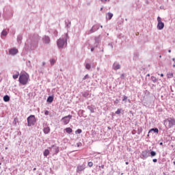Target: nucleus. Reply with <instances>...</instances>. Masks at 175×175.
<instances>
[{"mask_svg":"<svg viewBox=\"0 0 175 175\" xmlns=\"http://www.w3.org/2000/svg\"><path fill=\"white\" fill-rule=\"evenodd\" d=\"M8 36V31L6 30L3 29L1 32V36Z\"/></svg>","mask_w":175,"mask_h":175,"instance_id":"nucleus-33","label":"nucleus"},{"mask_svg":"<svg viewBox=\"0 0 175 175\" xmlns=\"http://www.w3.org/2000/svg\"><path fill=\"white\" fill-rule=\"evenodd\" d=\"M161 20L162 19L161 18L160 16L157 17V29L159 31H162V29L165 28V23H163Z\"/></svg>","mask_w":175,"mask_h":175,"instance_id":"nucleus-9","label":"nucleus"},{"mask_svg":"<svg viewBox=\"0 0 175 175\" xmlns=\"http://www.w3.org/2000/svg\"><path fill=\"white\" fill-rule=\"evenodd\" d=\"M152 132H154V133H159V130L158 129V128H152L151 129L149 130L148 133L149 135H151V133H152Z\"/></svg>","mask_w":175,"mask_h":175,"instance_id":"nucleus-18","label":"nucleus"},{"mask_svg":"<svg viewBox=\"0 0 175 175\" xmlns=\"http://www.w3.org/2000/svg\"><path fill=\"white\" fill-rule=\"evenodd\" d=\"M49 62L51 64V66H54V65H55V62H57V60H55V59H50Z\"/></svg>","mask_w":175,"mask_h":175,"instance_id":"nucleus-26","label":"nucleus"},{"mask_svg":"<svg viewBox=\"0 0 175 175\" xmlns=\"http://www.w3.org/2000/svg\"><path fill=\"white\" fill-rule=\"evenodd\" d=\"M5 150H8V147H5Z\"/></svg>","mask_w":175,"mask_h":175,"instance_id":"nucleus-63","label":"nucleus"},{"mask_svg":"<svg viewBox=\"0 0 175 175\" xmlns=\"http://www.w3.org/2000/svg\"><path fill=\"white\" fill-rule=\"evenodd\" d=\"M29 79V75L25 72L19 75L18 81L22 85H27L28 84V80Z\"/></svg>","mask_w":175,"mask_h":175,"instance_id":"nucleus-4","label":"nucleus"},{"mask_svg":"<svg viewBox=\"0 0 175 175\" xmlns=\"http://www.w3.org/2000/svg\"><path fill=\"white\" fill-rule=\"evenodd\" d=\"M99 29V25H94L92 29L89 31L88 33H94V32H96Z\"/></svg>","mask_w":175,"mask_h":175,"instance_id":"nucleus-15","label":"nucleus"},{"mask_svg":"<svg viewBox=\"0 0 175 175\" xmlns=\"http://www.w3.org/2000/svg\"><path fill=\"white\" fill-rule=\"evenodd\" d=\"M152 162H154V163H157V162H158V159H152Z\"/></svg>","mask_w":175,"mask_h":175,"instance_id":"nucleus-46","label":"nucleus"},{"mask_svg":"<svg viewBox=\"0 0 175 175\" xmlns=\"http://www.w3.org/2000/svg\"><path fill=\"white\" fill-rule=\"evenodd\" d=\"M27 120V126H33L36 123V118H35V115H30Z\"/></svg>","mask_w":175,"mask_h":175,"instance_id":"nucleus-6","label":"nucleus"},{"mask_svg":"<svg viewBox=\"0 0 175 175\" xmlns=\"http://www.w3.org/2000/svg\"><path fill=\"white\" fill-rule=\"evenodd\" d=\"M150 155L151 158H154V157L157 156V152L152 150L150 152Z\"/></svg>","mask_w":175,"mask_h":175,"instance_id":"nucleus-28","label":"nucleus"},{"mask_svg":"<svg viewBox=\"0 0 175 175\" xmlns=\"http://www.w3.org/2000/svg\"><path fill=\"white\" fill-rule=\"evenodd\" d=\"M126 165H129V163L128 161H126Z\"/></svg>","mask_w":175,"mask_h":175,"instance_id":"nucleus-56","label":"nucleus"},{"mask_svg":"<svg viewBox=\"0 0 175 175\" xmlns=\"http://www.w3.org/2000/svg\"><path fill=\"white\" fill-rule=\"evenodd\" d=\"M65 24H66V28H70V25H72V23L69 20L65 21Z\"/></svg>","mask_w":175,"mask_h":175,"instance_id":"nucleus-25","label":"nucleus"},{"mask_svg":"<svg viewBox=\"0 0 175 175\" xmlns=\"http://www.w3.org/2000/svg\"><path fill=\"white\" fill-rule=\"evenodd\" d=\"M108 46H109V47H111V50H113V43H109Z\"/></svg>","mask_w":175,"mask_h":175,"instance_id":"nucleus-41","label":"nucleus"},{"mask_svg":"<svg viewBox=\"0 0 175 175\" xmlns=\"http://www.w3.org/2000/svg\"><path fill=\"white\" fill-rule=\"evenodd\" d=\"M77 147H80V146H81V143L77 144Z\"/></svg>","mask_w":175,"mask_h":175,"instance_id":"nucleus-50","label":"nucleus"},{"mask_svg":"<svg viewBox=\"0 0 175 175\" xmlns=\"http://www.w3.org/2000/svg\"><path fill=\"white\" fill-rule=\"evenodd\" d=\"M3 100L4 102H9L10 100V96H9L8 95L4 96Z\"/></svg>","mask_w":175,"mask_h":175,"instance_id":"nucleus-27","label":"nucleus"},{"mask_svg":"<svg viewBox=\"0 0 175 175\" xmlns=\"http://www.w3.org/2000/svg\"><path fill=\"white\" fill-rule=\"evenodd\" d=\"M159 145L160 146H163V142H160Z\"/></svg>","mask_w":175,"mask_h":175,"instance_id":"nucleus-53","label":"nucleus"},{"mask_svg":"<svg viewBox=\"0 0 175 175\" xmlns=\"http://www.w3.org/2000/svg\"><path fill=\"white\" fill-rule=\"evenodd\" d=\"M50 154V151L49 149H46L44 151V157H48V155Z\"/></svg>","mask_w":175,"mask_h":175,"instance_id":"nucleus-30","label":"nucleus"},{"mask_svg":"<svg viewBox=\"0 0 175 175\" xmlns=\"http://www.w3.org/2000/svg\"><path fill=\"white\" fill-rule=\"evenodd\" d=\"M118 103H120V100L118 99H116L115 101H114V105H118Z\"/></svg>","mask_w":175,"mask_h":175,"instance_id":"nucleus-43","label":"nucleus"},{"mask_svg":"<svg viewBox=\"0 0 175 175\" xmlns=\"http://www.w3.org/2000/svg\"><path fill=\"white\" fill-rule=\"evenodd\" d=\"M88 165L89 166V167H92V166H94V163L90 161L88 162Z\"/></svg>","mask_w":175,"mask_h":175,"instance_id":"nucleus-37","label":"nucleus"},{"mask_svg":"<svg viewBox=\"0 0 175 175\" xmlns=\"http://www.w3.org/2000/svg\"><path fill=\"white\" fill-rule=\"evenodd\" d=\"M168 53H172V50L169 49Z\"/></svg>","mask_w":175,"mask_h":175,"instance_id":"nucleus-55","label":"nucleus"},{"mask_svg":"<svg viewBox=\"0 0 175 175\" xmlns=\"http://www.w3.org/2000/svg\"><path fill=\"white\" fill-rule=\"evenodd\" d=\"M40 40V37L38 34H33L29 37V40H28L27 43L29 44L31 50H35L36 47H38V43Z\"/></svg>","mask_w":175,"mask_h":175,"instance_id":"nucleus-1","label":"nucleus"},{"mask_svg":"<svg viewBox=\"0 0 175 175\" xmlns=\"http://www.w3.org/2000/svg\"><path fill=\"white\" fill-rule=\"evenodd\" d=\"M107 18L108 20H110L111 18H113V13L109 12V13L107 14Z\"/></svg>","mask_w":175,"mask_h":175,"instance_id":"nucleus-31","label":"nucleus"},{"mask_svg":"<svg viewBox=\"0 0 175 175\" xmlns=\"http://www.w3.org/2000/svg\"><path fill=\"white\" fill-rule=\"evenodd\" d=\"M174 165H175V161L173 162Z\"/></svg>","mask_w":175,"mask_h":175,"instance_id":"nucleus-64","label":"nucleus"},{"mask_svg":"<svg viewBox=\"0 0 175 175\" xmlns=\"http://www.w3.org/2000/svg\"><path fill=\"white\" fill-rule=\"evenodd\" d=\"M133 59V61H137V59H139V53H134Z\"/></svg>","mask_w":175,"mask_h":175,"instance_id":"nucleus-21","label":"nucleus"},{"mask_svg":"<svg viewBox=\"0 0 175 175\" xmlns=\"http://www.w3.org/2000/svg\"><path fill=\"white\" fill-rule=\"evenodd\" d=\"M18 53V49L16 48H12L9 50L10 55H16Z\"/></svg>","mask_w":175,"mask_h":175,"instance_id":"nucleus-14","label":"nucleus"},{"mask_svg":"<svg viewBox=\"0 0 175 175\" xmlns=\"http://www.w3.org/2000/svg\"><path fill=\"white\" fill-rule=\"evenodd\" d=\"M147 77H150V74H147Z\"/></svg>","mask_w":175,"mask_h":175,"instance_id":"nucleus-57","label":"nucleus"},{"mask_svg":"<svg viewBox=\"0 0 175 175\" xmlns=\"http://www.w3.org/2000/svg\"><path fill=\"white\" fill-rule=\"evenodd\" d=\"M100 40H102V36L100 35L94 38V47H98V46H99Z\"/></svg>","mask_w":175,"mask_h":175,"instance_id":"nucleus-10","label":"nucleus"},{"mask_svg":"<svg viewBox=\"0 0 175 175\" xmlns=\"http://www.w3.org/2000/svg\"><path fill=\"white\" fill-rule=\"evenodd\" d=\"M173 66V68H175V64H173V66Z\"/></svg>","mask_w":175,"mask_h":175,"instance_id":"nucleus-61","label":"nucleus"},{"mask_svg":"<svg viewBox=\"0 0 175 175\" xmlns=\"http://www.w3.org/2000/svg\"><path fill=\"white\" fill-rule=\"evenodd\" d=\"M101 169H105V165H102L101 166H99Z\"/></svg>","mask_w":175,"mask_h":175,"instance_id":"nucleus-51","label":"nucleus"},{"mask_svg":"<svg viewBox=\"0 0 175 175\" xmlns=\"http://www.w3.org/2000/svg\"><path fill=\"white\" fill-rule=\"evenodd\" d=\"M108 129H109V130H110V129H111V127H110V126H108Z\"/></svg>","mask_w":175,"mask_h":175,"instance_id":"nucleus-59","label":"nucleus"},{"mask_svg":"<svg viewBox=\"0 0 175 175\" xmlns=\"http://www.w3.org/2000/svg\"><path fill=\"white\" fill-rule=\"evenodd\" d=\"M163 124L166 128H173L175 125V119L173 118H168L163 121Z\"/></svg>","mask_w":175,"mask_h":175,"instance_id":"nucleus-5","label":"nucleus"},{"mask_svg":"<svg viewBox=\"0 0 175 175\" xmlns=\"http://www.w3.org/2000/svg\"><path fill=\"white\" fill-rule=\"evenodd\" d=\"M161 77H163V74L160 75Z\"/></svg>","mask_w":175,"mask_h":175,"instance_id":"nucleus-54","label":"nucleus"},{"mask_svg":"<svg viewBox=\"0 0 175 175\" xmlns=\"http://www.w3.org/2000/svg\"><path fill=\"white\" fill-rule=\"evenodd\" d=\"M88 110H90V113H95V110H96L95 105H88Z\"/></svg>","mask_w":175,"mask_h":175,"instance_id":"nucleus-16","label":"nucleus"},{"mask_svg":"<svg viewBox=\"0 0 175 175\" xmlns=\"http://www.w3.org/2000/svg\"><path fill=\"white\" fill-rule=\"evenodd\" d=\"M100 10V11L103 10V7H102Z\"/></svg>","mask_w":175,"mask_h":175,"instance_id":"nucleus-58","label":"nucleus"},{"mask_svg":"<svg viewBox=\"0 0 175 175\" xmlns=\"http://www.w3.org/2000/svg\"><path fill=\"white\" fill-rule=\"evenodd\" d=\"M124 77H125V74H122L120 76V79H124Z\"/></svg>","mask_w":175,"mask_h":175,"instance_id":"nucleus-45","label":"nucleus"},{"mask_svg":"<svg viewBox=\"0 0 175 175\" xmlns=\"http://www.w3.org/2000/svg\"><path fill=\"white\" fill-rule=\"evenodd\" d=\"M151 80L152 82L154 83H158V79H157V77L152 76L151 77Z\"/></svg>","mask_w":175,"mask_h":175,"instance_id":"nucleus-32","label":"nucleus"},{"mask_svg":"<svg viewBox=\"0 0 175 175\" xmlns=\"http://www.w3.org/2000/svg\"><path fill=\"white\" fill-rule=\"evenodd\" d=\"M90 49H91V51H94V50H95V48H94V46H90Z\"/></svg>","mask_w":175,"mask_h":175,"instance_id":"nucleus-48","label":"nucleus"},{"mask_svg":"<svg viewBox=\"0 0 175 175\" xmlns=\"http://www.w3.org/2000/svg\"><path fill=\"white\" fill-rule=\"evenodd\" d=\"M33 171L36 170V168H33Z\"/></svg>","mask_w":175,"mask_h":175,"instance_id":"nucleus-62","label":"nucleus"},{"mask_svg":"<svg viewBox=\"0 0 175 175\" xmlns=\"http://www.w3.org/2000/svg\"><path fill=\"white\" fill-rule=\"evenodd\" d=\"M102 2H109L110 0H100Z\"/></svg>","mask_w":175,"mask_h":175,"instance_id":"nucleus-49","label":"nucleus"},{"mask_svg":"<svg viewBox=\"0 0 175 175\" xmlns=\"http://www.w3.org/2000/svg\"><path fill=\"white\" fill-rule=\"evenodd\" d=\"M85 69H88V70H90L91 69V64L87 63L85 64Z\"/></svg>","mask_w":175,"mask_h":175,"instance_id":"nucleus-35","label":"nucleus"},{"mask_svg":"<svg viewBox=\"0 0 175 175\" xmlns=\"http://www.w3.org/2000/svg\"><path fill=\"white\" fill-rule=\"evenodd\" d=\"M43 132L45 135H49V133H50V127H44L43 129Z\"/></svg>","mask_w":175,"mask_h":175,"instance_id":"nucleus-22","label":"nucleus"},{"mask_svg":"<svg viewBox=\"0 0 175 175\" xmlns=\"http://www.w3.org/2000/svg\"><path fill=\"white\" fill-rule=\"evenodd\" d=\"M23 40V35L21 34H19L18 36H17V42L18 43V44H21L22 43V41Z\"/></svg>","mask_w":175,"mask_h":175,"instance_id":"nucleus-20","label":"nucleus"},{"mask_svg":"<svg viewBox=\"0 0 175 175\" xmlns=\"http://www.w3.org/2000/svg\"><path fill=\"white\" fill-rule=\"evenodd\" d=\"M53 35H55V36H58V31L57 30H54Z\"/></svg>","mask_w":175,"mask_h":175,"instance_id":"nucleus-39","label":"nucleus"},{"mask_svg":"<svg viewBox=\"0 0 175 175\" xmlns=\"http://www.w3.org/2000/svg\"><path fill=\"white\" fill-rule=\"evenodd\" d=\"M68 38L69 36H68V33H66L64 36H62V38H59L57 40V46L58 49H64V47H66V46H68Z\"/></svg>","mask_w":175,"mask_h":175,"instance_id":"nucleus-2","label":"nucleus"},{"mask_svg":"<svg viewBox=\"0 0 175 175\" xmlns=\"http://www.w3.org/2000/svg\"><path fill=\"white\" fill-rule=\"evenodd\" d=\"M3 16L5 20H10L13 17V9L10 7H6L3 10Z\"/></svg>","mask_w":175,"mask_h":175,"instance_id":"nucleus-3","label":"nucleus"},{"mask_svg":"<svg viewBox=\"0 0 175 175\" xmlns=\"http://www.w3.org/2000/svg\"><path fill=\"white\" fill-rule=\"evenodd\" d=\"M64 131L66 132V133H68L69 135H70V133H72V132H73V130L70 127L66 128L64 129Z\"/></svg>","mask_w":175,"mask_h":175,"instance_id":"nucleus-24","label":"nucleus"},{"mask_svg":"<svg viewBox=\"0 0 175 175\" xmlns=\"http://www.w3.org/2000/svg\"><path fill=\"white\" fill-rule=\"evenodd\" d=\"M100 28H103V25H100Z\"/></svg>","mask_w":175,"mask_h":175,"instance_id":"nucleus-60","label":"nucleus"},{"mask_svg":"<svg viewBox=\"0 0 175 175\" xmlns=\"http://www.w3.org/2000/svg\"><path fill=\"white\" fill-rule=\"evenodd\" d=\"M143 132V129L142 127H139L137 129V135H140Z\"/></svg>","mask_w":175,"mask_h":175,"instance_id":"nucleus-34","label":"nucleus"},{"mask_svg":"<svg viewBox=\"0 0 175 175\" xmlns=\"http://www.w3.org/2000/svg\"><path fill=\"white\" fill-rule=\"evenodd\" d=\"M44 65H46V62H42V66H44Z\"/></svg>","mask_w":175,"mask_h":175,"instance_id":"nucleus-52","label":"nucleus"},{"mask_svg":"<svg viewBox=\"0 0 175 175\" xmlns=\"http://www.w3.org/2000/svg\"><path fill=\"white\" fill-rule=\"evenodd\" d=\"M126 99H128V96H123V98H122V101H123V102H125V101L126 100Z\"/></svg>","mask_w":175,"mask_h":175,"instance_id":"nucleus-40","label":"nucleus"},{"mask_svg":"<svg viewBox=\"0 0 175 175\" xmlns=\"http://www.w3.org/2000/svg\"><path fill=\"white\" fill-rule=\"evenodd\" d=\"M115 114H121V109H118L115 112Z\"/></svg>","mask_w":175,"mask_h":175,"instance_id":"nucleus-38","label":"nucleus"},{"mask_svg":"<svg viewBox=\"0 0 175 175\" xmlns=\"http://www.w3.org/2000/svg\"><path fill=\"white\" fill-rule=\"evenodd\" d=\"M49 114H50V111H44V115L45 116H49Z\"/></svg>","mask_w":175,"mask_h":175,"instance_id":"nucleus-44","label":"nucleus"},{"mask_svg":"<svg viewBox=\"0 0 175 175\" xmlns=\"http://www.w3.org/2000/svg\"><path fill=\"white\" fill-rule=\"evenodd\" d=\"M84 170H85V163L77 165V173H80L81 172H84Z\"/></svg>","mask_w":175,"mask_h":175,"instance_id":"nucleus-11","label":"nucleus"},{"mask_svg":"<svg viewBox=\"0 0 175 175\" xmlns=\"http://www.w3.org/2000/svg\"><path fill=\"white\" fill-rule=\"evenodd\" d=\"M82 96H83V98H90L91 94H90V92L86 91L82 93Z\"/></svg>","mask_w":175,"mask_h":175,"instance_id":"nucleus-19","label":"nucleus"},{"mask_svg":"<svg viewBox=\"0 0 175 175\" xmlns=\"http://www.w3.org/2000/svg\"><path fill=\"white\" fill-rule=\"evenodd\" d=\"M51 148L53 149L54 154H55V155H57V154H58V152H59V147L55 146V145H53V146H51Z\"/></svg>","mask_w":175,"mask_h":175,"instance_id":"nucleus-17","label":"nucleus"},{"mask_svg":"<svg viewBox=\"0 0 175 175\" xmlns=\"http://www.w3.org/2000/svg\"><path fill=\"white\" fill-rule=\"evenodd\" d=\"M73 116L72 115H68L66 116H64L62 118L61 121L63 122L64 125H68L69 122H70V120H72V118Z\"/></svg>","mask_w":175,"mask_h":175,"instance_id":"nucleus-8","label":"nucleus"},{"mask_svg":"<svg viewBox=\"0 0 175 175\" xmlns=\"http://www.w3.org/2000/svg\"><path fill=\"white\" fill-rule=\"evenodd\" d=\"M90 76L88 75H86L83 78V80H86V79H88Z\"/></svg>","mask_w":175,"mask_h":175,"instance_id":"nucleus-42","label":"nucleus"},{"mask_svg":"<svg viewBox=\"0 0 175 175\" xmlns=\"http://www.w3.org/2000/svg\"><path fill=\"white\" fill-rule=\"evenodd\" d=\"M112 69L113 70H118L121 69V64L118 62H115L112 65Z\"/></svg>","mask_w":175,"mask_h":175,"instance_id":"nucleus-12","label":"nucleus"},{"mask_svg":"<svg viewBox=\"0 0 175 175\" xmlns=\"http://www.w3.org/2000/svg\"><path fill=\"white\" fill-rule=\"evenodd\" d=\"M27 66H31V61H28L27 63Z\"/></svg>","mask_w":175,"mask_h":175,"instance_id":"nucleus-47","label":"nucleus"},{"mask_svg":"<svg viewBox=\"0 0 175 175\" xmlns=\"http://www.w3.org/2000/svg\"><path fill=\"white\" fill-rule=\"evenodd\" d=\"M150 157V150H143L141 154H139V158L143 160L147 159Z\"/></svg>","mask_w":175,"mask_h":175,"instance_id":"nucleus-7","label":"nucleus"},{"mask_svg":"<svg viewBox=\"0 0 175 175\" xmlns=\"http://www.w3.org/2000/svg\"><path fill=\"white\" fill-rule=\"evenodd\" d=\"M83 132V130L78 129L76 131L75 133L76 135H80V133H81Z\"/></svg>","mask_w":175,"mask_h":175,"instance_id":"nucleus-36","label":"nucleus"},{"mask_svg":"<svg viewBox=\"0 0 175 175\" xmlns=\"http://www.w3.org/2000/svg\"><path fill=\"white\" fill-rule=\"evenodd\" d=\"M42 42L44 43V44H50L51 40L50 39V37L48 36H44L42 38Z\"/></svg>","mask_w":175,"mask_h":175,"instance_id":"nucleus-13","label":"nucleus"},{"mask_svg":"<svg viewBox=\"0 0 175 175\" xmlns=\"http://www.w3.org/2000/svg\"><path fill=\"white\" fill-rule=\"evenodd\" d=\"M54 100V96H49L47 98L46 102H48V103H53V101Z\"/></svg>","mask_w":175,"mask_h":175,"instance_id":"nucleus-23","label":"nucleus"},{"mask_svg":"<svg viewBox=\"0 0 175 175\" xmlns=\"http://www.w3.org/2000/svg\"><path fill=\"white\" fill-rule=\"evenodd\" d=\"M18 76H20V72L18 71H16V74L12 76L14 80H16V79H18Z\"/></svg>","mask_w":175,"mask_h":175,"instance_id":"nucleus-29","label":"nucleus"}]
</instances>
